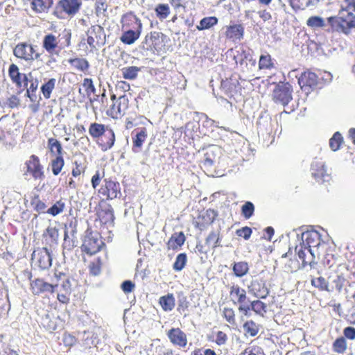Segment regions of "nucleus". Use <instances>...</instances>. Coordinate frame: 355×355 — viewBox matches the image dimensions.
Listing matches in <instances>:
<instances>
[{
	"mask_svg": "<svg viewBox=\"0 0 355 355\" xmlns=\"http://www.w3.org/2000/svg\"><path fill=\"white\" fill-rule=\"evenodd\" d=\"M347 348L346 339L343 336L337 338L332 344L333 351L338 354H344Z\"/></svg>",
	"mask_w": 355,
	"mask_h": 355,
	"instance_id": "de8ad7c7",
	"label": "nucleus"
},
{
	"mask_svg": "<svg viewBox=\"0 0 355 355\" xmlns=\"http://www.w3.org/2000/svg\"><path fill=\"white\" fill-rule=\"evenodd\" d=\"M187 261V254L185 253L179 254L175 259L173 265V268L175 271L182 270L186 266Z\"/></svg>",
	"mask_w": 355,
	"mask_h": 355,
	"instance_id": "5fc2aeb1",
	"label": "nucleus"
},
{
	"mask_svg": "<svg viewBox=\"0 0 355 355\" xmlns=\"http://www.w3.org/2000/svg\"><path fill=\"white\" fill-rule=\"evenodd\" d=\"M105 42V33L102 26L99 25L92 26L86 32V38H83L80 46H85L86 43L89 45V52L94 50Z\"/></svg>",
	"mask_w": 355,
	"mask_h": 355,
	"instance_id": "423d86ee",
	"label": "nucleus"
},
{
	"mask_svg": "<svg viewBox=\"0 0 355 355\" xmlns=\"http://www.w3.org/2000/svg\"><path fill=\"white\" fill-rule=\"evenodd\" d=\"M164 38L162 33L152 31L145 36L144 43L148 49L159 53L165 49Z\"/></svg>",
	"mask_w": 355,
	"mask_h": 355,
	"instance_id": "f8f14e48",
	"label": "nucleus"
},
{
	"mask_svg": "<svg viewBox=\"0 0 355 355\" xmlns=\"http://www.w3.org/2000/svg\"><path fill=\"white\" fill-rule=\"evenodd\" d=\"M64 166V159L63 155L55 156L51 162L52 173L54 175H58L62 171Z\"/></svg>",
	"mask_w": 355,
	"mask_h": 355,
	"instance_id": "37998d69",
	"label": "nucleus"
},
{
	"mask_svg": "<svg viewBox=\"0 0 355 355\" xmlns=\"http://www.w3.org/2000/svg\"><path fill=\"white\" fill-rule=\"evenodd\" d=\"M218 22V19L215 16L205 17L202 18L199 24L196 26L198 31H204L209 29L216 26Z\"/></svg>",
	"mask_w": 355,
	"mask_h": 355,
	"instance_id": "ea45409f",
	"label": "nucleus"
},
{
	"mask_svg": "<svg viewBox=\"0 0 355 355\" xmlns=\"http://www.w3.org/2000/svg\"><path fill=\"white\" fill-rule=\"evenodd\" d=\"M115 140L116 136L114 130L108 127L95 142L101 150L107 151L114 146Z\"/></svg>",
	"mask_w": 355,
	"mask_h": 355,
	"instance_id": "4be33fe9",
	"label": "nucleus"
},
{
	"mask_svg": "<svg viewBox=\"0 0 355 355\" xmlns=\"http://www.w3.org/2000/svg\"><path fill=\"white\" fill-rule=\"evenodd\" d=\"M306 25L312 28H318L324 27L325 23L322 17L319 16H312L307 19Z\"/></svg>",
	"mask_w": 355,
	"mask_h": 355,
	"instance_id": "4d7b16f0",
	"label": "nucleus"
},
{
	"mask_svg": "<svg viewBox=\"0 0 355 355\" xmlns=\"http://www.w3.org/2000/svg\"><path fill=\"white\" fill-rule=\"evenodd\" d=\"M8 76L17 87L21 88L23 86H27L28 77L26 74L21 73L19 69L15 64H11L8 69Z\"/></svg>",
	"mask_w": 355,
	"mask_h": 355,
	"instance_id": "5701e85b",
	"label": "nucleus"
},
{
	"mask_svg": "<svg viewBox=\"0 0 355 355\" xmlns=\"http://www.w3.org/2000/svg\"><path fill=\"white\" fill-rule=\"evenodd\" d=\"M241 355H265L263 349L258 345H251L247 347Z\"/></svg>",
	"mask_w": 355,
	"mask_h": 355,
	"instance_id": "680f3d73",
	"label": "nucleus"
},
{
	"mask_svg": "<svg viewBox=\"0 0 355 355\" xmlns=\"http://www.w3.org/2000/svg\"><path fill=\"white\" fill-rule=\"evenodd\" d=\"M343 142V138L341 134L339 132H336L329 139V146L333 151H336L340 148Z\"/></svg>",
	"mask_w": 355,
	"mask_h": 355,
	"instance_id": "864d4df0",
	"label": "nucleus"
},
{
	"mask_svg": "<svg viewBox=\"0 0 355 355\" xmlns=\"http://www.w3.org/2000/svg\"><path fill=\"white\" fill-rule=\"evenodd\" d=\"M311 285L320 291H328V282L322 277L312 278Z\"/></svg>",
	"mask_w": 355,
	"mask_h": 355,
	"instance_id": "bf43d9fd",
	"label": "nucleus"
},
{
	"mask_svg": "<svg viewBox=\"0 0 355 355\" xmlns=\"http://www.w3.org/2000/svg\"><path fill=\"white\" fill-rule=\"evenodd\" d=\"M58 291L57 299L62 304H68L70 300V295L71 293V290H62L60 289Z\"/></svg>",
	"mask_w": 355,
	"mask_h": 355,
	"instance_id": "e2e57ef3",
	"label": "nucleus"
},
{
	"mask_svg": "<svg viewBox=\"0 0 355 355\" xmlns=\"http://www.w3.org/2000/svg\"><path fill=\"white\" fill-rule=\"evenodd\" d=\"M318 1L319 0H304V2L302 3L295 2L291 7L295 10H304L306 8L315 6Z\"/></svg>",
	"mask_w": 355,
	"mask_h": 355,
	"instance_id": "0e129e2a",
	"label": "nucleus"
},
{
	"mask_svg": "<svg viewBox=\"0 0 355 355\" xmlns=\"http://www.w3.org/2000/svg\"><path fill=\"white\" fill-rule=\"evenodd\" d=\"M229 297L234 305H239L238 310L245 316L250 315V306L246 304L248 297L247 291L237 284L229 288Z\"/></svg>",
	"mask_w": 355,
	"mask_h": 355,
	"instance_id": "39448f33",
	"label": "nucleus"
},
{
	"mask_svg": "<svg viewBox=\"0 0 355 355\" xmlns=\"http://www.w3.org/2000/svg\"><path fill=\"white\" fill-rule=\"evenodd\" d=\"M98 98L100 99L101 104L99 107H96V109L101 112L105 111L106 114L113 119H118L125 115L130 106L129 96L126 94H121L119 97H116V94H112L110 97L112 104L107 110L104 104L107 100L105 94L103 93L101 96H97V98H94V101H97Z\"/></svg>",
	"mask_w": 355,
	"mask_h": 355,
	"instance_id": "f03ea898",
	"label": "nucleus"
},
{
	"mask_svg": "<svg viewBox=\"0 0 355 355\" xmlns=\"http://www.w3.org/2000/svg\"><path fill=\"white\" fill-rule=\"evenodd\" d=\"M189 306L190 303L188 301L187 297L183 296L182 297L179 298L178 300L177 311L180 313H183L185 311H188Z\"/></svg>",
	"mask_w": 355,
	"mask_h": 355,
	"instance_id": "338daca9",
	"label": "nucleus"
},
{
	"mask_svg": "<svg viewBox=\"0 0 355 355\" xmlns=\"http://www.w3.org/2000/svg\"><path fill=\"white\" fill-rule=\"evenodd\" d=\"M331 27L338 32L345 35L350 34L352 29H355V13L353 12H344L338 15L329 17L327 19Z\"/></svg>",
	"mask_w": 355,
	"mask_h": 355,
	"instance_id": "7ed1b4c3",
	"label": "nucleus"
},
{
	"mask_svg": "<svg viewBox=\"0 0 355 355\" xmlns=\"http://www.w3.org/2000/svg\"><path fill=\"white\" fill-rule=\"evenodd\" d=\"M83 87L85 89L86 94L89 96L96 92V88L92 78H86L83 80Z\"/></svg>",
	"mask_w": 355,
	"mask_h": 355,
	"instance_id": "052dcab7",
	"label": "nucleus"
},
{
	"mask_svg": "<svg viewBox=\"0 0 355 355\" xmlns=\"http://www.w3.org/2000/svg\"><path fill=\"white\" fill-rule=\"evenodd\" d=\"M147 138L148 130L146 128L142 127L135 129L132 132V151L135 153H140Z\"/></svg>",
	"mask_w": 355,
	"mask_h": 355,
	"instance_id": "aec40b11",
	"label": "nucleus"
},
{
	"mask_svg": "<svg viewBox=\"0 0 355 355\" xmlns=\"http://www.w3.org/2000/svg\"><path fill=\"white\" fill-rule=\"evenodd\" d=\"M248 289L257 298L265 299L269 295L266 281L261 277H255L248 286Z\"/></svg>",
	"mask_w": 355,
	"mask_h": 355,
	"instance_id": "f3484780",
	"label": "nucleus"
},
{
	"mask_svg": "<svg viewBox=\"0 0 355 355\" xmlns=\"http://www.w3.org/2000/svg\"><path fill=\"white\" fill-rule=\"evenodd\" d=\"M96 216L101 224L107 226H113L115 216L112 205L105 199H101L96 207Z\"/></svg>",
	"mask_w": 355,
	"mask_h": 355,
	"instance_id": "9d476101",
	"label": "nucleus"
},
{
	"mask_svg": "<svg viewBox=\"0 0 355 355\" xmlns=\"http://www.w3.org/2000/svg\"><path fill=\"white\" fill-rule=\"evenodd\" d=\"M234 275L237 277H242L249 271V266L246 261L234 262L232 265Z\"/></svg>",
	"mask_w": 355,
	"mask_h": 355,
	"instance_id": "79ce46f5",
	"label": "nucleus"
},
{
	"mask_svg": "<svg viewBox=\"0 0 355 355\" xmlns=\"http://www.w3.org/2000/svg\"><path fill=\"white\" fill-rule=\"evenodd\" d=\"M58 237L59 232L56 227H47L42 235V243L44 245L43 248H46L48 250L54 248L58 245Z\"/></svg>",
	"mask_w": 355,
	"mask_h": 355,
	"instance_id": "6ab92c4d",
	"label": "nucleus"
},
{
	"mask_svg": "<svg viewBox=\"0 0 355 355\" xmlns=\"http://www.w3.org/2000/svg\"><path fill=\"white\" fill-rule=\"evenodd\" d=\"M13 54L16 58L26 62L42 60V53L36 51L34 45L26 42L18 43L13 49Z\"/></svg>",
	"mask_w": 355,
	"mask_h": 355,
	"instance_id": "1a4fd4ad",
	"label": "nucleus"
},
{
	"mask_svg": "<svg viewBox=\"0 0 355 355\" xmlns=\"http://www.w3.org/2000/svg\"><path fill=\"white\" fill-rule=\"evenodd\" d=\"M120 22L122 31L121 42L127 45L134 44L139 38L142 32L141 19L130 11L121 16Z\"/></svg>",
	"mask_w": 355,
	"mask_h": 355,
	"instance_id": "f257e3e1",
	"label": "nucleus"
},
{
	"mask_svg": "<svg viewBox=\"0 0 355 355\" xmlns=\"http://www.w3.org/2000/svg\"><path fill=\"white\" fill-rule=\"evenodd\" d=\"M108 125H105L102 123L97 122L92 123L89 126V134L92 139L96 141L99 137L105 132V130L108 128Z\"/></svg>",
	"mask_w": 355,
	"mask_h": 355,
	"instance_id": "f704fd0d",
	"label": "nucleus"
},
{
	"mask_svg": "<svg viewBox=\"0 0 355 355\" xmlns=\"http://www.w3.org/2000/svg\"><path fill=\"white\" fill-rule=\"evenodd\" d=\"M55 84L56 80L55 78H50L41 86V92L46 99L51 98V93L55 87Z\"/></svg>",
	"mask_w": 355,
	"mask_h": 355,
	"instance_id": "09e8293b",
	"label": "nucleus"
},
{
	"mask_svg": "<svg viewBox=\"0 0 355 355\" xmlns=\"http://www.w3.org/2000/svg\"><path fill=\"white\" fill-rule=\"evenodd\" d=\"M30 289L32 293L35 295L44 293H53L58 289V285L46 282L41 278H36L31 282Z\"/></svg>",
	"mask_w": 355,
	"mask_h": 355,
	"instance_id": "a211bd4d",
	"label": "nucleus"
},
{
	"mask_svg": "<svg viewBox=\"0 0 355 355\" xmlns=\"http://www.w3.org/2000/svg\"><path fill=\"white\" fill-rule=\"evenodd\" d=\"M311 171L312 176L317 182L322 183L325 181H328L329 176L322 163L318 162H313L311 164Z\"/></svg>",
	"mask_w": 355,
	"mask_h": 355,
	"instance_id": "bb28decb",
	"label": "nucleus"
},
{
	"mask_svg": "<svg viewBox=\"0 0 355 355\" xmlns=\"http://www.w3.org/2000/svg\"><path fill=\"white\" fill-rule=\"evenodd\" d=\"M239 89V85L237 81L226 79L221 82L220 89L230 98H233L238 93Z\"/></svg>",
	"mask_w": 355,
	"mask_h": 355,
	"instance_id": "cd10ccee",
	"label": "nucleus"
},
{
	"mask_svg": "<svg viewBox=\"0 0 355 355\" xmlns=\"http://www.w3.org/2000/svg\"><path fill=\"white\" fill-rule=\"evenodd\" d=\"M220 234L214 231L211 232L205 239L206 245L213 250L220 245Z\"/></svg>",
	"mask_w": 355,
	"mask_h": 355,
	"instance_id": "49530a36",
	"label": "nucleus"
},
{
	"mask_svg": "<svg viewBox=\"0 0 355 355\" xmlns=\"http://www.w3.org/2000/svg\"><path fill=\"white\" fill-rule=\"evenodd\" d=\"M276 61L269 53L264 51L259 60L258 67L259 70H268L271 71L275 68Z\"/></svg>",
	"mask_w": 355,
	"mask_h": 355,
	"instance_id": "c756f323",
	"label": "nucleus"
},
{
	"mask_svg": "<svg viewBox=\"0 0 355 355\" xmlns=\"http://www.w3.org/2000/svg\"><path fill=\"white\" fill-rule=\"evenodd\" d=\"M54 277L56 279V283L53 284V285H58V288L60 286L62 290H71L70 277L67 273L55 269Z\"/></svg>",
	"mask_w": 355,
	"mask_h": 355,
	"instance_id": "c85d7f7f",
	"label": "nucleus"
},
{
	"mask_svg": "<svg viewBox=\"0 0 355 355\" xmlns=\"http://www.w3.org/2000/svg\"><path fill=\"white\" fill-rule=\"evenodd\" d=\"M159 304L164 311H172L175 305V300L173 293H168L159 299Z\"/></svg>",
	"mask_w": 355,
	"mask_h": 355,
	"instance_id": "e433bc0d",
	"label": "nucleus"
},
{
	"mask_svg": "<svg viewBox=\"0 0 355 355\" xmlns=\"http://www.w3.org/2000/svg\"><path fill=\"white\" fill-rule=\"evenodd\" d=\"M47 148L51 155H63V148L61 142L54 137H50L47 140Z\"/></svg>",
	"mask_w": 355,
	"mask_h": 355,
	"instance_id": "4c0bfd02",
	"label": "nucleus"
},
{
	"mask_svg": "<svg viewBox=\"0 0 355 355\" xmlns=\"http://www.w3.org/2000/svg\"><path fill=\"white\" fill-rule=\"evenodd\" d=\"M261 327V324L256 323L252 320H247L243 325L245 335L251 337L256 336L259 334Z\"/></svg>",
	"mask_w": 355,
	"mask_h": 355,
	"instance_id": "c9c22d12",
	"label": "nucleus"
},
{
	"mask_svg": "<svg viewBox=\"0 0 355 355\" xmlns=\"http://www.w3.org/2000/svg\"><path fill=\"white\" fill-rule=\"evenodd\" d=\"M105 246L101 236L91 232L85 236L80 248L82 252L92 256L99 252Z\"/></svg>",
	"mask_w": 355,
	"mask_h": 355,
	"instance_id": "6e6552de",
	"label": "nucleus"
},
{
	"mask_svg": "<svg viewBox=\"0 0 355 355\" xmlns=\"http://www.w3.org/2000/svg\"><path fill=\"white\" fill-rule=\"evenodd\" d=\"M140 71V68L136 66H130L123 67L121 69L123 77L128 80H134L137 78L138 73Z\"/></svg>",
	"mask_w": 355,
	"mask_h": 355,
	"instance_id": "8fccbe9b",
	"label": "nucleus"
},
{
	"mask_svg": "<svg viewBox=\"0 0 355 355\" xmlns=\"http://www.w3.org/2000/svg\"><path fill=\"white\" fill-rule=\"evenodd\" d=\"M244 27L242 24H234L227 26L225 37L227 39L234 42H239L244 37Z\"/></svg>",
	"mask_w": 355,
	"mask_h": 355,
	"instance_id": "a878e982",
	"label": "nucleus"
},
{
	"mask_svg": "<svg viewBox=\"0 0 355 355\" xmlns=\"http://www.w3.org/2000/svg\"><path fill=\"white\" fill-rule=\"evenodd\" d=\"M155 11L157 18L164 19L169 15L170 8L166 3H159L155 7Z\"/></svg>",
	"mask_w": 355,
	"mask_h": 355,
	"instance_id": "603ef678",
	"label": "nucleus"
},
{
	"mask_svg": "<svg viewBox=\"0 0 355 355\" xmlns=\"http://www.w3.org/2000/svg\"><path fill=\"white\" fill-rule=\"evenodd\" d=\"M53 5V0H32L31 8L37 12L46 11Z\"/></svg>",
	"mask_w": 355,
	"mask_h": 355,
	"instance_id": "58836bf2",
	"label": "nucleus"
},
{
	"mask_svg": "<svg viewBox=\"0 0 355 355\" xmlns=\"http://www.w3.org/2000/svg\"><path fill=\"white\" fill-rule=\"evenodd\" d=\"M295 250L297 251L299 258L302 261L303 266L311 264L314 259V256L313 252H311V249L309 248L305 245L303 246V245H301L300 246V248H298V247L297 246L295 248Z\"/></svg>",
	"mask_w": 355,
	"mask_h": 355,
	"instance_id": "7c9ffc66",
	"label": "nucleus"
},
{
	"mask_svg": "<svg viewBox=\"0 0 355 355\" xmlns=\"http://www.w3.org/2000/svg\"><path fill=\"white\" fill-rule=\"evenodd\" d=\"M217 215V212L212 209L202 210L193 219V224L196 228L201 231L204 230L213 223Z\"/></svg>",
	"mask_w": 355,
	"mask_h": 355,
	"instance_id": "4468645a",
	"label": "nucleus"
},
{
	"mask_svg": "<svg viewBox=\"0 0 355 355\" xmlns=\"http://www.w3.org/2000/svg\"><path fill=\"white\" fill-rule=\"evenodd\" d=\"M87 169L85 162L80 160H75L73 162V168L71 175L74 178H78L81 175H84Z\"/></svg>",
	"mask_w": 355,
	"mask_h": 355,
	"instance_id": "a18cd8bd",
	"label": "nucleus"
},
{
	"mask_svg": "<svg viewBox=\"0 0 355 355\" xmlns=\"http://www.w3.org/2000/svg\"><path fill=\"white\" fill-rule=\"evenodd\" d=\"M302 239L303 245L311 249V248L319 246L321 241V235L316 230H307L302 233Z\"/></svg>",
	"mask_w": 355,
	"mask_h": 355,
	"instance_id": "b1692460",
	"label": "nucleus"
},
{
	"mask_svg": "<svg viewBox=\"0 0 355 355\" xmlns=\"http://www.w3.org/2000/svg\"><path fill=\"white\" fill-rule=\"evenodd\" d=\"M26 173L30 175L34 180H42L45 178L44 166L38 156L32 155L25 162Z\"/></svg>",
	"mask_w": 355,
	"mask_h": 355,
	"instance_id": "ddd939ff",
	"label": "nucleus"
},
{
	"mask_svg": "<svg viewBox=\"0 0 355 355\" xmlns=\"http://www.w3.org/2000/svg\"><path fill=\"white\" fill-rule=\"evenodd\" d=\"M82 4V0H59L53 15L60 19L73 17L79 12Z\"/></svg>",
	"mask_w": 355,
	"mask_h": 355,
	"instance_id": "20e7f679",
	"label": "nucleus"
},
{
	"mask_svg": "<svg viewBox=\"0 0 355 355\" xmlns=\"http://www.w3.org/2000/svg\"><path fill=\"white\" fill-rule=\"evenodd\" d=\"M98 194L103 197L105 200H112L117 198L121 195V187L118 182L114 181L110 178H105L103 184L98 190Z\"/></svg>",
	"mask_w": 355,
	"mask_h": 355,
	"instance_id": "9b49d317",
	"label": "nucleus"
},
{
	"mask_svg": "<svg viewBox=\"0 0 355 355\" xmlns=\"http://www.w3.org/2000/svg\"><path fill=\"white\" fill-rule=\"evenodd\" d=\"M30 203L33 209L39 214H46L47 206L38 194H34L31 197Z\"/></svg>",
	"mask_w": 355,
	"mask_h": 355,
	"instance_id": "72a5a7b5",
	"label": "nucleus"
},
{
	"mask_svg": "<svg viewBox=\"0 0 355 355\" xmlns=\"http://www.w3.org/2000/svg\"><path fill=\"white\" fill-rule=\"evenodd\" d=\"M293 92V87L288 82L280 81L272 91V99L275 103L285 106L292 101Z\"/></svg>",
	"mask_w": 355,
	"mask_h": 355,
	"instance_id": "0eeeda50",
	"label": "nucleus"
},
{
	"mask_svg": "<svg viewBox=\"0 0 355 355\" xmlns=\"http://www.w3.org/2000/svg\"><path fill=\"white\" fill-rule=\"evenodd\" d=\"M49 250L46 248H42L34 250L32 254V261L42 270L47 269L51 266L52 259Z\"/></svg>",
	"mask_w": 355,
	"mask_h": 355,
	"instance_id": "dca6fc26",
	"label": "nucleus"
},
{
	"mask_svg": "<svg viewBox=\"0 0 355 355\" xmlns=\"http://www.w3.org/2000/svg\"><path fill=\"white\" fill-rule=\"evenodd\" d=\"M65 209V202L62 199H60L56 201L51 207L46 208V213L52 216H55L64 211Z\"/></svg>",
	"mask_w": 355,
	"mask_h": 355,
	"instance_id": "c03bdc74",
	"label": "nucleus"
},
{
	"mask_svg": "<svg viewBox=\"0 0 355 355\" xmlns=\"http://www.w3.org/2000/svg\"><path fill=\"white\" fill-rule=\"evenodd\" d=\"M102 267V261L101 258H97L92 261L89 265V273L94 276L98 275L101 273Z\"/></svg>",
	"mask_w": 355,
	"mask_h": 355,
	"instance_id": "13d9d810",
	"label": "nucleus"
},
{
	"mask_svg": "<svg viewBox=\"0 0 355 355\" xmlns=\"http://www.w3.org/2000/svg\"><path fill=\"white\" fill-rule=\"evenodd\" d=\"M254 213V205L250 201L245 202L241 207V214L245 219L251 218Z\"/></svg>",
	"mask_w": 355,
	"mask_h": 355,
	"instance_id": "6e6d98bb",
	"label": "nucleus"
},
{
	"mask_svg": "<svg viewBox=\"0 0 355 355\" xmlns=\"http://www.w3.org/2000/svg\"><path fill=\"white\" fill-rule=\"evenodd\" d=\"M42 48L51 55L58 53V41L57 37L52 34L45 35L42 40Z\"/></svg>",
	"mask_w": 355,
	"mask_h": 355,
	"instance_id": "393cba45",
	"label": "nucleus"
},
{
	"mask_svg": "<svg viewBox=\"0 0 355 355\" xmlns=\"http://www.w3.org/2000/svg\"><path fill=\"white\" fill-rule=\"evenodd\" d=\"M250 311H253L255 313L263 315L266 312V304L259 300H253L250 302Z\"/></svg>",
	"mask_w": 355,
	"mask_h": 355,
	"instance_id": "3c124183",
	"label": "nucleus"
},
{
	"mask_svg": "<svg viewBox=\"0 0 355 355\" xmlns=\"http://www.w3.org/2000/svg\"><path fill=\"white\" fill-rule=\"evenodd\" d=\"M166 335L174 346L184 348L187 345V336L180 328L173 327L166 332Z\"/></svg>",
	"mask_w": 355,
	"mask_h": 355,
	"instance_id": "412c9836",
	"label": "nucleus"
},
{
	"mask_svg": "<svg viewBox=\"0 0 355 355\" xmlns=\"http://www.w3.org/2000/svg\"><path fill=\"white\" fill-rule=\"evenodd\" d=\"M68 62L73 69L84 73H87L89 68V63L85 58H70L68 60Z\"/></svg>",
	"mask_w": 355,
	"mask_h": 355,
	"instance_id": "473e14b6",
	"label": "nucleus"
},
{
	"mask_svg": "<svg viewBox=\"0 0 355 355\" xmlns=\"http://www.w3.org/2000/svg\"><path fill=\"white\" fill-rule=\"evenodd\" d=\"M62 342L64 346L71 347L76 343L77 339L72 334L65 332L63 334Z\"/></svg>",
	"mask_w": 355,
	"mask_h": 355,
	"instance_id": "774afa93",
	"label": "nucleus"
},
{
	"mask_svg": "<svg viewBox=\"0 0 355 355\" xmlns=\"http://www.w3.org/2000/svg\"><path fill=\"white\" fill-rule=\"evenodd\" d=\"M340 13L344 12H355V0H343V4L340 6Z\"/></svg>",
	"mask_w": 355,
	"mask_h": 355,
	"instance_id": "69168bd1",
	"label": "nucleus"
},
{
	"mask_svg": "<svg viewBox=\"0 0 355 355\" xmlns=\"http://www.w3.org/2000/svg\"><path fill=\"white\" fill-rule=\"evenodd\" d=\"M223 319L230 325L236 326V315L235 310L232 307H224L221 311Z\"/></svg>",
	"mask_w": 355,
	"mask_h": 355,
	"instance_id": "a19ab883",
	"label": "nucleus"
},
{
	"mask_svg": "<svg viewBox=\"0 0 355 355\" xmlns=\"http://www.w3.org/2000/svg\"><path fill=\"white\" fill-rule=\"evenodd\" d=\"M185 241V236L182 232H175L172 234V236L168 239L166 243L167 249L170 250H177L178 248L182 246Z\"/></svg>",
	"mask_w": 355,
	"mask_h": 355,
	"instance_id": "2f4dec72",
	"label": "nucleus"
},
{
	"mask_svg": "<svg viewBox=\"0 0 355 355\" xmlns=\"http://www.w3.org/2000/svg\"><path fill=\"white\" fill-rule=\"evenodd\" d=\"M298 83L303 91L309 93L318 87L319 78L316 73L307 70L302 73Z\"/></svg>",
	"mask_w": 355,
	"mask_h": 355,
	"instance_id": "2eb2a0df",
	"label": "nucleus"
}]
</instances>
